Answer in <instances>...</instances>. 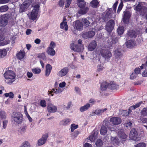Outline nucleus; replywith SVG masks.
I'll return each instance as SVG.
<instances>
[{
	"mask_svg": "<svg viewBox=\"0 0 147 147\" xmlns=\"http://www.w3.org/2000/svg\"><path fill=\"white\" fill-rule=\"evenodd\" d=\"M4 76L6 79H7L6 82L9 84H11L15 81L16 75L12 70H8L5 71Z\"/></svg>",
	"mask_w": 147,
	"mask_h": 147,
	"instance_id": "nucleus-1",
	"label": "nucleus"
},
{
	"mask_svg": "<svg viewBox=\"0 0 147 147\" xmlns=\"http://www.w3.org/2000/svg\"><path fill=\"white\" fill-rule=\"evenodd\" d=\"M112 125L110 124L108 120H104L103 121V124L102 125L100 130V132L101 135H104L106 134L107 132V127L111 131L113 130V128H111Z\"/></svg>",
	"mask_w": 147,
	"mask_h": 147,
	"instance_id": "nucleus-2",
	"label": "nucleus"
},
{
	"mask_svg": "<svg viewBox=\"0 0 147 147\" xmlns=\"http://www.w3.org/2000/svg\"><path fill=\"white\" fill-rule=\"evenodd\" d=\"M11 118L13 121L19 124L22 121L23 116L20 112H14L12 115Z\"/></svg>",
	"mask_w": 147,
	"mask_h": 147,
	"instance_id": "nucleus-3",
	"label": "nucleus"
},
{
	"mask_svg": "<svg viewBox=\"0 0 147 147\" xmlns=\"http://www.w3.org/2000/svg\"><path fill=\"white\" fill-rule=\"evenodd\" d=\"M10 18L9 13H6L1 16L0 15V26L1 27L5 26L7 24Z\"/></svg>",
	"mask_w": 147,
	"mask_h": 147,
	"instance_id": "nucleus-4",
	"label": "nucleus"
},
{
	"mask_svg": "<svg viewBox=\"0 0 147 147\" xmlns=\"http://www.w3.org/2000/svg\"><path fill=\"white\" fill-rule=\"evenodd\" d=\"M70 47L71 50L78 53L82 52L84 49L83 45H78L74 43L70 44Z\"/></svg>",
	"mask_w": 147,
	"mask_h": 147,
	"instance_id": "nucleus-5",
	"label": "nucleus"
},
{
	"mask_svg": "<svg viewBox=\"0 0 147 147\" xmlns=\"http://www.w3.org/2000/svg\"><path fill=\"white\" fill-rule=\"evenodd\" d=\"M40 6L38 4L35 5L31 13L30 19L33 21L36 20L37 18Z\"/></svg>",
	"mask_w": 147,
	"mask_h": 147,
	"instance_id": "nucleus-6",
	"label": "nucleus"
},
{
	"mask_svg": "<svg viewBox=\"0 0 147 147\" xmlns=\"http://www.w3.org/2000/svg\"><path fill=\"white\" fill-rule=\"evenodd\" d=\"M115 24V21L113 20H109L106 25V30L109 33H111L114 28Z\"/></svg>",
	"mask_w": 147,
	"mask_h": 147,
	"instance_id": "nucleus-7",
	"label": "nucleus"
},
{
	"mask_svg": "<svg viewBox=\"0 0 147 147\" xmlns=\"http://www.w3.org/2000/svg\"><path fill=\"white\" fill-rule=\"evenodd\" d=\"M129 137L130 139L138 141V133L135 128L132 129L130 131L129 134Z\"/></svg>",
	"mask_w": 147,
	"mask_h": 147,
	"instance_id": "nucleus-8",
	"label": "nucleus"
},
{
	"mask_svg": "<svg viewBox=\"0 0 147 147\" xmlns=\"http://www.w3.org/2000/svg\"><path fill=\"white\" fill-rule=\"evenodd\" d=\"M101 55L105 59H109L112 56V54L107 49H103L100 51Z\"/></svg>",
	"mask_w": 147,
	"mask_h": 147,
	"instance_id": "nucleus-9",
	"label": "nucleus"
},
{
	"mask_svg": "<svg viewBox=\"0 0 147 147\" xmlns=\"http://www.w3.org/2000/svg\"><path fill=\"white\" fill-rule=\"evenodd\" d=\"M32 3V0H25L21 5L20 9L22 12L25 11Z\"/></svg>",
	"mask_w": 147,
	"mask_h": 147,
	"instance_id": "nucleus-10",
	"label": "nucleus"
},
{
	"mask_svg": "<svg viewBox=\"0 0 147 147\" xmlns=\"http://www.w3.org/2000/svg\"><path fill=\"white\" fill-rule=\"evenodd\" d=\"M95 34V32L92 30H90L83 33L82 37L85 39H88L93 37Z\"/></svg>",
	"mask_w": 147,
	"mask_h": 147,
	"instance_id": "nucleus-11",
	"label": "nucleus"
},
{
	"mask_svg": "<svg viewBox=\"0 0 147 147\" xmlns=\"http://www.w3.org/2000/svg\"><path fill=\"white\" fill-rule=\"evenodd\" d=\"M47 109L50 113H54L57 111V107L51 103H48L47 106Z\"/></svg>",
	"mask_w": 147,
	"mask_h": 147,
	"instance_id": "nucleus-12",
	"label": "nucleus"
},
{
	"mask_svg": "<svg viewBox=\"0 0 147 147\" xmlns=\"http://www.w3.org/2000/svg\"><path fill=\"white\" fill-rule=\"evenodd\" d=\"M49 137L48 134L46 133L43 134L42 137L38 141V146H41L45 144Z\"/></svg>",
	"mask_w": 147,
	"mask_h": 147,
	"instance_id": "nucleus-13",
	"label": "nucleus"
},
{
	"mask_svg": "<svg viewBox=\"0 0 147 147\" xmlns=\"http://www.w3.org/2000/svg\"><path fill=\"white\" fill-rule=\"evenodd\" d=\"M110 122L115 125H118L121 123V119L119 117H112L110 119Z\"/></svg>",
	"mask_w": 147,
	"mask_h": 147,
	"instance_id": "nucleus-14",
	"label": "nucleus"
},
{
	"mask_svg": "<svg viewBox=\"0 0 147 147\" xmlns=\"http://www.w3.org/2000/svg\"><path fill=\"white\" fill-rule=\"evenodd\" d=\"M69 71V69L68 67H64L58 73L57 75L59 76L63 77L67 74Z\"/></svg>",
	"mask_w": 147,
	"mask_h": 147,
	"instance_id": "nucleus-15",
	"label": "nucleus"
},
{
	"mask_svg": "<svg viewBox=\"0 0 147 147\" xmlns=\"http://www.w3.org/2000/svg\"><path fill=\"white\" fill-rule=\"evenodd\" d=\"M97 45L96 42L94 40H92L88 46V49L89 51H93L96 48Z\"/></svg>",
	"mask_w": 147,
	"mask_h": 147,
	"instance_id": "nucleus-16",
	"label": "nucleus"
},
{
	"mask_svg": "<svg viewBox=\"0 0 147 147\" xmlns=\"http://www.w3.org/2000/svg\"><path fill=\"white\" fill-rule=\"evenodd\" d=\"M144 7H146L144 6H141V5L140 2H139L138 5L134 7V9L136 11L138 12L140 14L142 15V13L143 12Z\"/></svg>",
	"mask_w": 147,
	"mask_h": 147,
	"instance_id": "nucleus-17",
	"label": "nucleus"
},
{
	"mask_svg": "<svg viewBox=\"0 0 147 147\" xmlns=\"http://www.w3.org/2000/svg\"><path fill=\"white\" fill-rule=\"evenodd\" d=\"M74 27L79 31H81L83 29V25L82 22L79 20H78L75 21Z\"/></svg>",
	"mask_w": 147,
	"mask_h": 147,
	"instance_id": "nucleus-18",
	"label": "nucleus"
},
{
	"mask_svg": "<svg viewBox=\"0 0 147 147\" xmlns=\"http://www.w3.org/2000/svg\"><path fill=\"white\" fill-rule=\"evenodd\" d=\"M124 13L123 18V21L124 23L126 24L129 22L130 16L129 13L127 11L124 12Z\"/></svg>",
	"mask_w": 147,
	"mask_h": 147,
	"instance_id": "nucleus-19",
	"label": "nucleus"
},
{
	"mask_svg": "<svg viewBox=\"0 0 147 147\" xmlns=\"http://www.w3.org/2000/svg\"><path fill=\"white\" fill-rule=\"evenodd\" d=\"M52 69L51 65L49 64H47L46 66L45 75L46 77L49 76Z\"/></svg>",
	"mask_w": 147,
	"mask_h": 147,
	"instance_id": "nucleus-20",
	"label": "nucleus"
},
{
	"mask_svg": "<svg viewBox=\"0 0 147 147\" xmlns=\"http://www.w3.org/2000/svg\"><path fill=\"white\" fill-rule=\"evenodd\" d=\"M136 42L133 40H129L126 43V46L127 48H133L136 45Z\"/></svg>",
	"mask_w": 147,
	"mask_h": 147,
	"instance_id": "nucleus-21",
	"label": "nucleus"
},
{
	"mask_svg": "<svg viewBox=\"0 0 147 147\" xmlns=\"http://www.w3.org/2000/svg\"><path fill=\"white\" fill-rule=\"evenodd\" d=\"M77 5L80 8H83L86 7V3L84 0H77Z\"/></svg>",
	"mask_w": 147,
	"mask_h": 147,
	"instance_id": "nucleus-22",
	"label": "nucleus"
},
{
	"mask_svg": "<svg viewBox=\"0 0 147 147\" xmlns=\"http://www.w3.org/2000/svg\"><path fill=\"white\" fill-rule=\"evenodd\" d=\"M127 35L131 38H135L137 36L136 32L133 30H130L128 31Z\"/></svg>",
	"mask_w": 147,
	"mask_h": 147,
	"instance_id": "nucleus-23",
	"label": "nucleus"
},
{
	"mask_svg": "<svg viewBox=\"0 0 147 147\" xmlns=\"http://www.w3.org/2000/svg\"><path fill=\"white\" fill-rule=\"evenodd\" d=\"M109 84L106 81L103 82L100 84V88L102 91H105L108 88Z\"/></svg>",
	"mask_w": 147,
	"mask_h": 147,
	"instance_id": "nucleus-24",
	"label": "nucleus"
},
{
	"mask_svg": "<svg viewBox=\"0 0 147 147\" xmlns=\"http://www.w3.org/2000/svg\"><path fill=\"white\" fill-rule=\"evenodd\" d=\"M81 21L83 26H85V28L89 26L90 22L87 18H82L81 20Z\"/></svg>",
	"mask_w": 147,
	"mask_h": 147,
	"instance_id": "nucleus-25",
	"label": "nucleus"
},
{
	"mask_svg": "<svg viewBox=\"0 0 147 147\" xmlns=\"http://www.w3.org/2000/svg\"><path fill=\"white\" fill-rule=\"evenodd\" d=\"M89 10V8L87 7L83 8H81L79 10L78 13L81 15L85 14Z\"/></svg>",
	"mask_w": 147,
	"mask_h": 147,
	"instance_id": "nucleus-26",
	"label": "nucleus"
},
{
	"mask_svg": "<svg viewBox=\"0 0 147 147\" xmlns=\"http://www.w3.org/2000/svg\"><path fill=\"white\" fill-rule=\"evenodd\" d=\"M47 53L50 55L53 56L55 53V51L53 48L51 47H48L46 51Z\"/></svg>",
	"mask_w": 147,
	"mask_h": 147,
	"instance_id": "nucleus-27",
	"label": "nucleus"
},
{
	"mask_svg": "<svg viewBox=\"0 0 147 147\" xmlns=\"http://www.w3.org/2000/svg\"><path fill=\"white\" fill-rule=\"evenodd\" d=\"M60 28L62 29H64L65 31L68 30V27L66 22H64V21L60 24Z\"/></svg>",
	"mask_w": 147,
	"mask_h": 147,
	"instance_id": "nucleus-28",
	"label": "nucleus"
},
{
	"mask_svg": "<svg viewBox=\"0 0 147 147\" xmlns=\"http://www.w3.org/2000/svg\"><path fill=\"white\" fill-rule=\"evenodd\" d=\"M25 54V52L22 51L16 54V56L19 59L21 60L24 58Z\"/></svg>",
	"mask_w": 147,
	"mask_h": 147,
	"instance_id": "nucleus-29",
	"label": "nucleus"
},
{
	"mask_svg": "<svg viewBox=\"0 0 147 147\" xmlns=\"http://www.w3.org/2000/svg\"><path fill=\"white\" fill-rule=\"evenodd\" d=\"M142 102H139L135 105L131 106L129 109L130 112H131L132 110H134L136 109L139 107L142 103Z\"/></svg>",
	"mask_w": 147,
	"mask_h": 147,
	"instance_id": "nucleus-30",
	"label": "nucleus"
},
{
	"mask_svg": "<svg viewBox=\"0 0 147 147\" xmlns=\"http://www.w3.org/2000/svg\"><path fill=\"white\" fill-rule=\"evenodd\" d=\"M70 121L69 119H65L61 121L60 122V124L61 125H66L69 124Z\"/></svg>",
	"mask_w": 147,
	"mask_h": 147,
	"instance_id": "nucleus-31",
	"label": "nucleus"
},
{
	"mask_svg": "<svg viewBox=\"0 0 147 147\" xmlns=\"http://www.w3.org/2000/svg\"><path fill=\"white\" fill-rule=\"evenodd\" d=\"M90 4L92 7L96 8L98 7L99 2L98 0H93L90 2Z\"/></svg>",
	"mask_w": 147,
	"mask_h": 147,
	"instance_id": "nucleus-32",
	"label": "nucleus"
},
{
	"mask_svg": "<svg viewBox=\"0 0 147 147\" xmlns=\"http://www.w3.org/2000/svg\"><path fill=\"white\" fill-rule=\"evenodd\" d=\"M90 107V105L88 103L86 104L85 105L81 107L80 109V111L81 112H83L87 110Z\"/></svg>",
	"mask_w": 147,
	"mask_h": 147,
	"instance_id": "nucleus-33",
	"label": "nucleus"
},
{
	"mask_svg": "<svg viewBox=\"0 0 147 147\" xmlns=\"http://www.w3.org/2000/svg\"><path fill=\"white\" fill-rule=\"evenodd\" d=\"M109 88L112 90L116 89L118 87V86L116 84L113 82H111L109 84Z\"/></svg>",
	"mask_w": 147,
	"mask_h": 147,
	"instance_id": "nucleus-34",
	"label": "nucleus"
},
{
	"mask_svg": "<svg viewBox=\"0 0 147 147\" xmlns=\"http://www.w3.org/2000/svg\"><path fill=\"white\" fill-rule=\"evenodd\" d=\"M7 53L6 50L5 49H0V58H3Z\"/></svg>",
	"mask_w": 147,
	"mask_h": 147,
	"instance_id": "nucleus-35",
	"label": "nucleus"
},
{
	"mask_svg": "<svg viewBox=\"0 0 147 147\" xmlns=\"http://www.w3.org/2000/svg\"><path fill=\"white\" fill-rule=\"evenodd\" d=\"M9 9V7L7 5L2 6L0 7V12H5L7 11Z\"/></svg>",
	"mask_w": 147,
	"mask_h": 147,
	"instance_id": "nucleus-36",
	"label": "nucleus"
},
{
	"mask_svg": "<svg viewBox=\"0 0 147 147\" xmlns=\"http://www.w3.org/2000/svg\"><path fill=\"white\" fill-rule=\"evenodd\" d=\"M119 136L121 139H125L127 137V135L123 132H119L118 133Z\"/></svg>",
	"mask_w": 147,
	"mask_h": 147,
	"instance_id": "nucleus-37",
	"label": "nucleus"
},
{
	"mask_svg": "<svg viewBox=\"0 0 147 147\" xmlns=\"http://www.w3.org/2000/svg\"><path fill=\"white\" fill-rule=\"evenodd\" d=\"M111 141L113 144H117L119 143L118 138L117 136L115 137H111Z\"/></svg>",
	"mask_w": 147,
	"mask_h": 147,
	"instance_id": "nucleus-38",
	"label": "nucleus"
},
{
	"mask_svg": "<svg viewBox=\"0 0 147 147\" xmlns=\"http://www.w3.org/2000/svg\"><path fill=\"white\" fill-rule=\"evenodd\" d=\"M124 31V28L123 26L119 27L117 29V31L119 34H122Z\"/></svg>",
	"mask_w": 147,
	"mask_h": 147,
	"instance_id": "nucleus-39",
	"label": "nucleus"
},
{
	"mask_svg": "<svg viewBox=\"0 0 147 147\" xmlns=\"http://www.w3.org/2000/svg\"><path fill=\"white\" fill-rule=\"evenodd\" d=\"M115 56L116 58L121 57L122 55V53L118 50L115 51Z\"/></svg>",
	"mask_w": 147,
	"mask_h": 147,
	"instance_id": "nucleus-40",
	"label": "nucleus"
},
{
	"mask_svg": "<svg viewBox=\"0 0 147 147\" xmlns=\"http://www.w3.org/2000/svg\"><path fill=\"white\" fill-rule=\"evenodd\" d=\"M95 144L97 146L101 147L103 145V142L101 139H98L96 142Z\"/></svg>",
	"mask_w": 147,
	"mask_h": 147,
	"instance_id": "nucleus-41",
	"label": "nucleus"
},
{
	"mask_svg": "<svg viewBox=\"0 0 147 147\" xmlns=\"http://www.w3.org/2000/svg\"><path fill=\"white\" fill-rule=\"evenodd\" d=\"M5 97H9V98H13L14 94L12 92H10L9 93H5L4 94Z\"/></svg>",
	"mask_w": 147,
	"mask_h": 147,
	"instance_id": "nucleus-42",
	"label": "nucleus"
},
{
	"mask_svg": "<svg viewBox=\"0 0 147 147\" xmlns=\"http://www.w3.org/2000/svg\"><path fill=\"white\" fill-rule=\"evenodd\" d=\"M144 16L146 19L147 20V7H144L143 12L142 15Z\"/></svg>",
	"mask_w": 147,
	"mask_h": 147,
	"instance_id": "nucleus-43",
	"label": "nucleus"
},
{
	"mask_svg": "<svg viewBox=\"0 0 147 147\" xmlns=\"http://www.w3.org/2000/svg\"><path fill=\"white\" fill-rule=\"evenodd\" d=\"M141 114L143 116H147V107L143 109L141 111Z\"/></svg>",
	"mask_w": 147,
	"mask_h": 147,
	"instance_id": "nucleus-44",
	"label": "nucleus"
},
{
	"mask_svg": "<svg viewBox=\"0 0 147 147\" xmlns=\"http://www.w3.org/2000/svg\"><path fill=\"white\" fill-rule=\"evenodd\" d=\"M32 72L36 74H38L41 72V70L40 69L34 68L32 70Z\"/></svg>",
	"mask_w": 147,
	"mask_h": 147,
	"instance_id": "nucleus-45",
	"label": "nucleus"
},
{
	"mask_svg": "<svg viewBox=\"0 0 147 147\" xmlns=\"http://www.w3.org/2000/svg\"><path fill=\"white\" fill-rule=\"evenodd\" d=\"M37 57L40 59H45L46 56L45 53L38 54L37 55Z\"/></svg>",
	"mask_w": 147,
	"mask_h": 147,
	"instance_id": "nucleus-46",
	"label": "nucleus"
},
{
	"mask_svg": "<svg viewBox=\"0 0 147 147\" xmlns=\"http://www.w3.org/2000/svg\"><path fill=\"white\" fill-rule=\"evenodd\" d=\"M78 125H76L74 123H73L71 125V132H73L74 130L78 128Z\"/></svg>",
	"mask_w": 147,
	"mask_h": 147,
	"instance_id": "nucleus-47",
	"label": "nucleus"
},
{
	"mask_svg": "<svg viewBox=\"0 0 147 147\" xmlns=\"http://www.w3.org/2000/svg\"><path fill=\"white\" fill-rule=\"evenodd\" d=\"M146 144L144 142H140L134 146V147H146Z\"/></svg>",
	"mask_w": 147,
	"mask_h": 147,
	"instance_id": "nucleus-48",
	"label": "nucleus"
},
{
	"mask_svg": "<svg viewBox=\"0 0 147 147\" xmlns=\"http://www.w3.org/2000/svg\"><path fill=\"white\" fill-rule=\"evenodd\" d=\"M111 11L110 10L108 11L105 15V17L107 18L110 19L112 18L111 15Z\"/></svg>",
	"mask_w": 147,
	"mask_h": 147,
	"instance_id": "nucleus-49",
	"label": "nucleus"
},
{
	"mask_svg": "<svg viewBox=\"0 0 147 147\" xmlns=\"http://www.w3.org/2000/svg\"><path fill=\"white\" fill-rule=\"evenodd\" d=\"M79 131L78 130L75 131L74 133L71 134V137L73 138H76L78 135Z\"/></svg>",
	"mask_w": 147,
	"mask_h": 147,
	"instance_id": "nucleus-50",
	"label": "nucleus"
},
{
	"mask_svg": "<svg viewBox=\"0 0 147 147\" xmlns=\"http://www.w3.org/2000/svg\"><path fill=\"white\" fill-rule=\"evenodd\" d=\"M123 2H121L120 3L119 6L118 7V8L117 10V13L118 14H119L122 9V7L123 6Z\"/></svg>",
	"mask_w": 147,
	"mask_h": 147,
	"instance_id": "nucleus-51",
	"label": "nucleus"
},
{
	"mask_svg": "<svg viewBox=\"0 0 147 147\" xmlns=\"http://www.w3.org/2000/svg\"><path fill=\"white\" fill-rule=\"evenodd\" d=\"M30 145L27 141H25L23 143V145L20 147H30Z\"/></svg>",
	"mask_w": 147,
	"mask_h": 147,
	"instance_id": "nucleus-52",
	"label": "nucleus"
},
{
	"mask_svg": "<svg viewBox=\"0 0 147 147\" xmlns=\"http://www.w3.org/2000/svg\"><path fill=\"white\" fill-rule=\"evenodd\" d=\"M95 133H94L93 134L89 136V140L92 142H94L95 140L96 137L95 136Z\"/></svg>",
	"mask_w": 147,
	"mask_h": 147,
	"instance_id": "nucleus-53",
	"label": "nucleus"
},
{
	"mask_svg": "<svg viewBox=\"0 0 147 147\" xmlns=\"http://www.w3.org/2000/svg\"><path fill=\"white\" fill-rule=\"evenodd\" d=\"M52 90L54 92L55 94L59 93L62 92L61 90L59 88H58L56 89L53 88L52 89Z\"/></svg>",
	"mask_w": 147,
	"mask_h": 147,
	"instance_id": "nucleus-54",
	"label": "nucleus"
},
{
	"mask_svg": "<svg viewBox=\"0 0 147 147\" xmlns=\"http://www.w3.org/2000/svg\"><path fill=\"white\" fill-rule=\"evenodd\" d=\"M40 105L43 107H45L46 106L45 101L44 100H41L40 102Z\"/></svg>",
	"mask_w": 147,
	"mask_h": 147,
	"instance_id": "nucleus-55",
	"label": "nucleus"
},
{
	"mask_svg": "<svg viewBox=\"0 0 147 147\" xmlns=\"http://www.w3.org/2000/svg\"><path fill=\"white\" fill-rule=\"evenodd\" d=\"M72 0H66V3L65 7L66 8H68L71 4Z\"/></svg>",
	"mask_w": 147,
	"mask_h": 147,
	"instance_id": "nucleus-56",
	"label": "nucleus"
},
{
	"mask_svg": "<svg viewBox=\"0 0 147 147\" xmlns=\"http://www.w3.org/2000/svg\"><path fill=\"white\" fill-rule=\"evenodd\" d=\"M137 76L138 75L137 74L133 72L130 76V78L131 80H133L136 78Z\"/></svg>",
	"mask_w": 147,
	"mask_h": 147,
	"instance_id": "nucleus-57",
	"label": "nucleus"
},
{
	"mask_svg": "<svg viewBox=\"0 0 147 147\" xmlns=\"http://www.w3.org/2000/svg\"><path fill=\"white\" fill-rule=\"evenodd\" d=\"M8 122V121L6 120H3V128L5 129L6 128Z\"/></svg>",
	"mask_w": 147,
	"mask_h": 147,
	"instance_id": "nucleus-58",
	"label": "nucleus"
},
{
	"mask_svg": "<svg viewBox=\"0 0 147 147\" xmlns=\"http://www.w3.org/2000/svg\"><path fill=\"white\" fill-rule=\"evenodd\" d=\"M140 68L139 67L136 68L134 70V73L137 75L140 73Z\"/></svg>",
	"mask_w": 147,
	"mask_h": 147,
	"instance_id": "nucleus-59",
	"label": "nucleus"
},
{
	"mask_svg": "<svg viewBox=\"0 0 147 147\" xmlns=\"http://www.w3.org/2000/svg\"><path fill=\"white\" fill-rule=\"evenodd\" d=\"M65 1L64 0H60L59 2L58 5L59 7H63L64 5Z\"/></svg>",
	"mask_w": 147,
	"mask_h": 147,
	"instance_id": "nucleus-60",
	"label": "nucleus"
},
{
	"mask_svg": "<svg viewBox=\"0 0 147 147\" xmlns=\"http://www.w3.org/2000/svg\"><path fill=\"white\" fill-rule=\"evenodd\" d=\"M56 46L55 43L53 41H51L49 47H51L54 49Z\"/></svg>",
	"mask_w": 147,
	"mask_h": 147,
	"instance_id": "nucleus-61",
	"label": "nucleus"
},
{
	"mask_svg": "<svg viewBox=\"0 0 147 147\" xmlns=\"http://www.w3.org/2000/svg\"><path fill=\"white\" fill-rule=\"evenodd\" d=\"M131 112H130L129 111H127L125 110H124L123 111L122 114L124 115L125 116H127Z\"/></svg>",
	"mask_w": 147,
	"mask_h": 147,
	"instance_id": "nucleus-62",
	"label": "nucleus"
},
{
	"mask_svg": "<svg viewBox=\"0 0 147 147\" xmlns=\"http://www.w3.org/2000/svg\"><path fill=\"white\" fill-rule=\"evenodd\" d=\"M142 76L143 77H147V68L143 72L142 74Z\"/></svg>",
	"mask_w": 147,
	"mask_h": 147,
	"instance_id": "nucleus-63",
	"label": "nucleus"
},
{
	"mask_svg": "<svg viewBox=\"0 0 147 147\" xmlns=\"http://www.w3.org/2000/svg\"><path fill=\"white\" fill-rule=\"evenodd\" d=\"M140 120L143 123H146L147 120V118H144L142 117H140Z\"/></svg>",
	"mask_w": 147,
	"mask_h": 147,
	"instance_id": "nucleus-64",
	"label": "nucleus"
}]
</instances>
